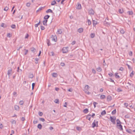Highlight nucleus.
Here are the masks:
<instances>
[{
  "label": "nucleus",
  "instance_id": "c9c22d12",
  "mask_svg": "<svg viewBox=\"0 0 135 135\" xmlns=\"http://www.w3.org/2000/svg\"><path fill=\"white\" fill-rule=\"evenodd\" d=\"M117 124H120L121 123L120 120L119 119H117Z\"/></svg>",
  "mask_w": 135,
  "mask_h": 135
},
{
  "label": "nucleus",
  "instance_id": "4d7b16f0",
  "mask_svg": "<svg viewBox=\"0 0 135 135\" xmlns=\"http://www.w3.org/2000/svg\"><path fill=\"white\" fill-rule=\"evenodd\" d=\"M40 120L41 121L43 122L45 121V119L43 118H40Z\"/></svg>",
  "mask_w": 135,
  "mask_h": 135
},
{
  "label": "nucleus",
  "instance_id": "f257e3e1",
  "mask_svg": "<svg viewBox=\"0 0 135 135\" xmlns=\"http://www.w3.org/2000/svg\"><path fill=\"white\" fill-rule=\"evenodd\" d=\"M68 47H64L62 50V52L64 53H66L68 52Z\"/></svg>",
  "mask_w": 135,
  "mask_h": 135
},
{
  "label": "nucleus",
  "instance_id": "79ce46f5",
  "mask_svg": "<svg viewBox=\"0 0 135 135\" xmlns=\"http://www.w3.org/2000/svg\"><path fill=\"white\" fill-rule=\"evenodd\" d=\"M117 91L118 92H119L122 91V90L120 88H118V89H117Z\"/></svg>",
  "mask_w": 135,
  "mask_h": 135
},
{
  "label": "nucleus",
  "instance_id": "c756f323",
  "mask_svg": "<svg viewBox=\"0 0 135 135\" xmlns=\"http://www.w3.org/2000/svg\"><path fill=\"white\" fill-rule=\"evenodd\" d=\"M54 102L56 103L57 104H59V100L58 99H55V100Z\"/></svg>",
  "mask_w": 135,
  "mask_h": 135
},
{
  "label": "nucleus",
  "instance_id": "4c0bfd02",
  "mask_svg": "<svg viewBox=\"0 0 135 135\" xmlns=\"http://www.w3.org/2000/svg\"><path fill=\"white\" fill-rule=\"evenodd\" d=\"M46 13H49V12L52 13V11L51 9H49L47 10L46 11Z\"/></svg>",
  "mask_w": 135,
  "mask_h": 135
},
{
  "label": "nucleus",
  "instance_id": "37998d69",
  "mask_svg": "<svg viewBox=\"0 0 135 135\" xmlns=\"http://www.w3.org/2000/svg\"><path fill=\"white\" fill-rule=\"evenodd\" d=\"M11 27L12 28H15L16 27V25H15L13 24L11 26Z\"/></svg>",
  "mask_w": 135,
  "mask_h": 135
},
{
  "label": "nucleus",
  "instance_id": "f03ea898",
  "mask_svg": "<svg viewBox=\"0 0 135 135\" xmlns=\"http://www.w3.org/2000/svg\"><path fill=\"white\" fill-rule=\"evenodd\" d=\"M98 126V122L96 121L95 122V120L94 121V122H93L92 124V127L93 128H94L95 126Z\"/></svg>",
  "mask_w": 135,
  "mask_h": 135
},
{
  "label": "nucleus",
  "instance_id": "6e6552de",
  "mask_svg": "<svg viewBox=\"0 0 135 135\" xmlns=\"http://www.w3.org/2000/svg\"><path fill=\"white\" fill-rule=\"evenodd\" d=\"M93 25L95 26L96 25L98 24V22L96 20H93Z\"/></svg>",
  "mask_w": 135,
  "mask_h": 135
},
{
  "label": "nucleus",
  "instance_id": "5701e85b",
  "mask_svg": "<svg viewBox=\"0 0 135 135\" xmlns=\"http://www.w3.org/2000/svg\"><path fill=\"white\" fill-rule=\"evenodd\" d=\"M106 111L105 110H103L101 113V114L102 115H104L106 114Z\"/></svg>",
  "mask_w": 135,
  "mask_h": 135
},
{
  "label": "nucleus",
  "instance_id": "a18cd8bd",
  "mask_svg": "<svg viewBox=\"0 0 135 135\" xmlns=\"http://www.w3.org/2000/svg\"><path fill=\"white\" fill-rule=\"evenodd\" d=\"M35 83H33L32 84V89L33 90L34 88V87L35 86Z\"/></svg>",
  "mask_w": 135,
  "mask_h": 135
},
{
  "label": "nucleus",
  "instance_id": "3c124183",
  "mask_svg": "<svg viewBox=\"0 0 135 135\" xmlns=\"http://www.w3.org/2000/svg\"><path fill=\"white\" fill-rule=\"evenodd\" d=\"M98 103H97V102H94L93 103V104L94 105V108H95L96 106V104H97Z\"/></svg>",
  "mask_w": 135,
  "mask_h": 135
},
{
  "label": "nucleus",
  "instance_id": "412c9836",
  "mask_svg": "<svg viewBox=\"0 0 135 135\" xmlns=\"http://www.w3.org/2000/svg\"><path fill=\"white\" fill-rule=\"evenodd\" d=\"M88 111V109H87V108L84 109V110L83 111V112L85 113H87Z\"/></svg>",
  "mask_w": 135,
  "mask_h": 135
},
{
  "label": "nucleus",
  "instance_id": "72a5a7b5",
  "mask_svg": "<svg viewBox=\"0 0 135 135\" xmlns=\"http://www.w3.org/2000/svg\"><path fill=\"white\" fill-rule=\"evenodd\" d=\"M127 13L129 15H132L133 14V12L132 11H128L127 12Z\"/></svg>",
  "mask_w": 135,
  "mask_h": 135
},
{
  "label": "nucleus",
  "instance_id": "680f3d73",
  "mask_svg": "<svg viewBox=\"0 0 135 135\" xmlns=\"http://www.w3.org/2000/svg\"><path fill=\"white\" fill-rule=\"evenodd\" d=\"M73 90V89L72 88H70L68 90V91L70 92L72 91Z\"/></svg>",
  "mask_w": 135,
  "mask_h": 135
},
{
  "label": "nucleus",
  "instance_id": "e433bc0d",
  "mask_svg": "<svg viewBox=\"0 0 135 135\" xmlns=\"http://www.w3.org/2000/svg\"><path fill=\"white\" fill-rule=\"evenodd\" d=\"M49 55L51 56H54V54L53 52L52 51L50 53Z\"/></svg>",
  "mask_w": 135,
  "mask_h": 135
},
{
  "label": "nucleus",
  "instance_id": "0e129e2a",
  "mask_svg": "<svg viewBox=\"0 0 135 135\" xmlns=\"http://www.w3.org/2000/svg\"><path fill=\"white\" fill-rule=\"evenodd\" d=\"M127 66L128 69H131V66L129 65L128 64H127Z\"/></svg>",
  "mask_w": 135,
  "mask_h": 135
},
{
  "label": "nucleus",
  "instance_id": "ddd939ff",
  "mask_svg": "<svg viewBox=\"0 0 135 135\" xmlns=\"http://www.w3.org/2000/svg\"><path fill=\"white\" fill-rule=\"evenodd\" d=\"M88 90H86V89H84V92H85V93L88 94V95H89L90 94V93L89 92V91H88Z\"/></svg>",
  "mask_w": 135,
  "mask_h": 135
},
{
  "label": "nucleus",
  "instance_id": "58836bf2",
  "mask_svg": "<svg viewBox=\"0 0 135 135\" xmlns=\"http://www.w3.org/2000/svg\"><path fill=\"white\" fill-rule=\"evenodd\" d=\"M116 109H114L113 110L112 112V114H114L116 113Z\"/></svg>",
  "mask_w": 135,
  "mask_h": 135
},
{
  "label": "nucleus",
  "instance_id": "aec40b11",
  "mask_svg": "<svg viewBox=\"0 0 135 135\" xmlns=\"http://www.w3.org/2000/svg\"><path fill=\"white\" fill-rule=\"evenodd\" d=\"M47 43L48 46H49L50 45L51 43H50V41L49 39H47Z\"/></svg>",
  "mask_w": 135,
  "mask_h": 135
},
{
  "label": "nucleus",
  "instance_id": "5fc2aeb1",
  "mask_svg": "<svg viewBox=\"0 0 135 135\" xmlns=\"http://www.w3.org/2000/svg\"><path fill=\"white\" fill-rule=\"evenodd\" d=\"M11 35L9 33H8L7 35V37H10L11 36Z\"/></svg>",
  "mask_w": 135,
  "mask_h": 135
},
{
  "label": "nucleus",
  "instance_id": "de8ad7c7",
  "mask_svg": "<svg viewBox=\"0 0 135 135\" xmlns=\"http://www.w3.org/2000/svg\"><path fill=\"white\" fill-rule=\"evenodd\" d=\"M40 28L42 30H44L45 29V28L44 26H41L40 27Z\"/></svg>",
  "mask_w": 135,
  "mask_h": 135
},
{
  "label": "nucleus",
  "instance_id": "2f4dec72",
  "mask_svg": "<svg viewBox=\"0 0 135 135\" xmlns=\"http://www.w3.org/2000/svg\"><path fill=\"white\" fill-rule=\"evenodd\" d=\"M24 102L23 100H21L19 102V104L21 105H22L24 104Z\"/></svg>",
  "mask_w": 135,
  "mask_h": 135
},
{
  "label": "nucleus",
  "instance_id": "8fccbe9b",
  "mask_svg": "<svg viewBox=\"0 0 135 135\" xmlns=\"http://www.w3.org/2000/svg\"><path fill=\"white\" fill-rule=\"evenodd\" d=\"M13 95L15 97H16L17 96V93L16 92L14 91L13 93Z\"/></svg>",
  "mask_w": 135,
  "mask_h": 135
},
{
  "label": "nucleus",
  "instance_id": "e2e57ef3",
  "mask_svg": "<svg viewBox=\"0 0 135 135\" xmlns=\"http://www.w3.org/2000/svg\"><path fill=\"white\" fill-rule=\"evenodd\" d=\"M92 72L94 74H95L96 73L95 70H94V69H92Z\"/></svg>",
  "mask_w": 135,
  "mask_h": 135
},
{
  "label": "nucleus",
  "instance_id": "473e14b6",
  "mask_svg": "<svg viewBox=\"0 0 135 135\" xmlns=\"http://www.w3.org/2000/svg\"><path fill=\"white\" fill-rule=\"evenodd\" d=\"M35 63L37 64L38 62V61L39 60V59L37 58H36L35 59Z\"/></svg>",
  "mask_w": 135,
  "mask_h": 135
},
{
  "label": "nucleus",
  "instance_id": "cd10ccee",
  "mask_svg": "<svg viewBox=\"0 0 135 135\" xmlns=\"http://www.w3.org/2000/svg\"><path fill=\"white\" fill-rule=\"evenodd\" d=\"M95 34L94 33H92L90 35L91 38H94L95 36Z\"/></svg>",
  "mask_w": 135,
  "mask_h": 135
},
{
  "label": "nucleus",
  "instance_id": "393cba45",
  "mask_svg": "<svg viewBox=\"0 0 135 135\" xmlns=\"http://www.w3.org/2000/svg\"><path fill=\"white\" fill-rule=\"evenodd\" d=\"M105 96L104 95H102L100 96V98L103 99L105 98Z\"/></svg>",
  "mask_w": 135,
  "mask_h": 135
},
{
  "label": "nucleus",
  "instance_id": "9d476101",
  "mask_svg": "<svg viewBox=\"0 0 135 135\" xmlns=\"http://www.w3.org/2000/svg\"><path fill=\"white\" fill-rule=\"evenodd\" d=\"M107 99L108 101H110L112 99L110 95H108L107 96Z\"/></svg>",
  "mask_w": 135,
  "mask_h": 135
},
{
  "label": "nucleus",
  "instance_id": "b1692460",
  "mask_svg": "<svg viewBox=\"0 0 135 135\" xmlns=\"http://www.w3.org/2000/svg\"><path fill=\"white\" fill-rule=\"evenodd\" d=\"M31 51L33 53H34L36 51V49L34 47H32L31 49Z\"/></svg>",
  "mask_w": 135,
  "mask_h": 135
},
{
  "label": "nucleus",
  "instance_id": "6e6d98bb",
  "mask_svg": "<svg viewBox=\"0 0 135 135\" xmlns=\"http://www.w3.org/2000/svg\"><path fill=\"white\" fill-rule=\"evenodd\" d=\"M11 122L12 124L15 123V124H16V122L15 120H13L12 121H11Z\"/></svg>",
  "mask_w": 135,
  "mask_h": 135
},
{
  "label": "nucleus",
  "instance_id": "bb28decb",
  "mask_svg": "<svg viewBox=\"0 0 135 135\" xmlns=\"http://www.w3.org/2000/svg\"><path fill=\"white\" fill-rule=\"evenodd\" d=\"M56 3V2L55 1H53L51 4V5H54Z\"/></svg>",
  "mask_w": 135,
  "mask_h": 135
},
{
  "label": "nucleus",
  "instance_id": "69168bd1",
  "mask_svg": "<svg viewBox=\"0 0 135 135\" xmlns=\"http://www.w3.org/2000/svg\"><path fill=\"white\" fill-rule=\"evenodd\" d=\"M124 105L126 107H127L128 106V104L127 103H124Z\"/></svg>",
  "mask_w": 135,
  "mask_h": 135
},
{
  "label": "nucleus",
  "instance_id": "6ab92c4d",
  "mask_svg": "<svg viewBox=\"0 0 135 135\" xmlns=\"http://www.w3.org/2000/svg\"><path fill=\"white\" fill-rule=\"evenodd\" d=\"M42 125L40 124H38L37 126L38 128L40 129H41L42 128Z\"/></svg>",
  "mask_w": 135,
  "mask_h": 135
},
{
  "label": "nucleus",
  "instance_id": "774afa93",
  "mask_svg": "<svg viewBox=\"0 0 135 135\" xmlns=\"http://www.w3.org/2000/svg\"><path fill=\"white\" fill-rule=\"evenodd\" d=\"M38 123V121L37 120H34L33 121V123L34 124H36Z\"/></svg>",
  "mask_w": 135,
  "mask_h": 135
},
{
  "label": "nucleus",
  "instance_id": "13d9d810",
  "mask_svg": "<svg viewBox=\"0 0 135 135\" xmlns=\"http://www.w3.org/2000/svg\"><path fill=\"white\" fill-rule=\"evenodd\" d=\"M25 55H26L27 54V53L28 52V51L27 50L25 49Z\"/></svg>",
  "mask_w": 135,
  "mask_h": 135
},
{
  "label": "nucleus",
  "instance_id": "7c9ffc66",
  "mask_svg": "<svg viewBox=\"0 0 135 135\" xmlns=\"http://www.w3.org/2000/svg\"><path fill=\"white\" fill-rule=\"evenodd\" d=\"M40 20L39 22L38 23H37L35 25V27H38V26L39 25L40 23Z\"/></svg>",
  "mask_w": 135,
  "mask_h": 135
},
{
  "label": "nucleus",
  "instance_id": "a211bd4d",
  "mask_svg": "<svg viewBox=\"0 0 135 135\" xmlns=\"http://www.w3.org/2000/svg\"><path fill=\"white\" fill-rule=\"evenodd\" d=\"M50 16L49 15H46L44 16V18L45 20H47L48 18H49Z\"/></svg>",
  "mask_w": 135,
  "mask_h": 135
},
{
  "label": "nucleus",
  "instance_id": "2eb2a0df",
  "mask_svg": "<svg viewBox=\"0 0 135 135\" xmlns=\"http://www.w3.org/2000/svg\"><path fill=\"white\" fill-rule=\"evenodd\" d=\"M126 131L129 133H131L132 132V130H131L130 129H126Z\"/></svg>",
  "mask_w": 135,
  "mask_h": 135
},
{
  "label": "nucleus",
  "instance_id": "20e7f679",
  "mask_svg": "<svg viewBox=\"0 0 135 135\" xmlns=\"http://www.w3.org/2000/svg\"><path fill=\"white\" fill-rule=\"evenodd\" d=\"M76 8L78 9H80L81 8V4L79 3H78L76 6Z\"/></svg>",
  "mask_w": 135,
  "mask_h": 135
},
{
  "label": "nucleus",
  "instance_id": "864d4df0",
  "mask_svg": "<svg viewBox=\"0 0 135 135\" xmlns=\"http://www.w3.org/2000/svg\"><path fill=\"white\" fill-rule=\"evenodd\" d=\"M133 71H132V73H131L130 75V77H133V75H134V74L133 73Z\"/></svg>",
  "mask_w": 135,
  "mask_h": 135
},
{
  "label": "nucleus",
  "instance_id": "09e8293b",
  "mask_svg": "<svg viewBox=\"0 0 135 135\" xmlns=\"http://www.w3.org/2000/svg\"><path fill=\"white\" fill-rule=\"evenodd\" d=\"M38 115L40 116H41L43 115V113L42 112H38Z\"/></svg>",
  "mask_w": 135,
  "mask_h": 135
},
{
  "label": "nucleus",
  "instance_id": "f8f14e48",
  "mask_svg": "<svg viewBox=\"0 0 135 135\" xmlns=\"http://www.w3.org/2000/svg\"><path fill=\"white\" fill-rule=\"evenodd\" d=\"M12 71V69H11L9 70H8L7 71V74L9 76L11 73Z\"/></svg>",
  "mask_w": 135,
  "mask_h": 135
},
{
  "label": "nucleus",
  "instance_id": "c85d7f7f",
  "mask_svg": "<svg viewBox=\"0 0 135 135\" xmlns=\"http://www.w3.org/2000/svg\"><path fill=\"white\" fill-rule=\"evenodd\" d=\"M33 75L32 74H29V77L30 78H32L33 77Z\"/></svg>",
  "mask_w": 135,
  "mask_h": 135
},
{
  "label": "nucleus",
  "instance_id": "7ed1b4c3",
  "mask_svg": "<svg viewBox=\"0 0 135 135\" xmlns=\"http://www.w3.org/2000/svg\"><path fill=\"white\" fill-rule=\"evenodd\" d=\"M88 11V13L90 15H93L94 14V12L92 9L89 10Z\"/></svg>",
  "mask_w": 135,
  "mask_h": 135
},
{
  "label": "nucleus",
  "instance_id": "052dcab7",
  "mask_svg": "<svg viewBox=\"0 0 135 135\" xmlns=\"http://www.w3.org/2000/svg\"><path fill=\"white\" fill-rule=\"evenodd\" d=\"M118 11L120 13H122L123 12V11H122L120 9H119Z\"/></svg>",
  "mask_w": 135,
  "mask_h": 135
},
{
  "label": "nucleus",
  "instance_id": "f704fd0d",
  "mask_svg": "<svg viewBox=\"0 0 135 135\" xmlns=\"http://www.w3.org/2000/svg\"><path fill=\"white\" fill-rule=\"evenodd\" d=\"M88 25L89 26L91 24V21L89 19L88 20Z\"/></svg>",
  "mask_w": 135,
  "mask_h": 135
},
{
  "label": "nucleus",
  "instance_id": "423d86ee",
  "mask_svg": "<svg viewBox=\"0 0 135 135\" xmlns=\"http://www.w3.org/2000/svg\"><path fill=\"white\" fill-rule=\"evenodd\" d=\"M110 119L111 120V121L112 122L113 124H115V118H113L112 117L110 116Z\"/></svg>",
  "mask_w": 135,
  "mask_h": 135
},
{
  "label": "nucleus",
  "instance_id": "dca6fc26",
  "mask_svg": "<svg viewBox=\"0 0 135 135\" xmlns=\"http://www.w3.org/2000/svg\"><path fill=\"white\" fill-rule=\"evenodd\" d=\"M58 75L57 73H54L52 74V76L54 77H56Z\"/></svg>",
  "mask_w": 135,
  "mask_h": 135
},
{
  "label": "nucleus",
  "instance_id": "1a4fd4ad",
  "mask_svg": "<svg viewBox=\"0 0 135 135\" xmlns=\"http://www.w3.org/2000/svg\"><path fill=\"white\" fill-rule=\"evenodd\" d=\"M19 107L18 106L16 105H15L14 106V108L15 110L16 111H18L19 109Z\"/></svg>",
  "mask_w": 135,
  "mask_h": 135
},
{
  "label": "nucleus",
  "instance_id": "a878e982",
  "mask_svg": "<svg viewBox=\"0 0 135 135\" xmlns=\"http://www.w3.org/2000/svg\"><path fill=\"white\" fill-rule=\"evenodd\" d=\"M118 73H116L115 74V76L116 78H120V77L118 75Z\"/></svg>",
  "mask_w": 135,
  "mask_h": 135
},
{
  "label": "nucleus",
  "instance_id": "338daca9",
  "mask_svg": "<svg viewBox=\"0 0 135 135\" xmlns=\"http://www.w3.org/2000/svg\"><path fill=\"white\" fill-rule=\"evenodd\" d=\"M75 43H76L75 41H74L72 42L71 44L72 45H74V44H75Z\"/></svg>",
  "mask_w": 135,
  "mask_h": 135
},
{
  "label": "nucleus",
  "instance_id": "39448f33",
  "mask_svg": "<svg viewBox=\"0 0 135 135\" xmlns=\"http://www.w3.org/2000/svg\"><path fill=\"white\" fill-rule=\"evenodd\" d=\"M117 126L118 128L120 131H122L123 128L121 124H117Z\"/></svg>",
  "mask_w": 135,
  "mask_h": 135
},
{
  "label": "nucleus",
  "instance_id": "4be33fe9",
  "mask_svg": "<svg viewBox=\"0 0 135 135\" xmlns=\"http://www.w3.org/2000/svg\"><path fill=\"white\" fill-rule=\"evenodd\" d=\"M97 71L98 72H100L102 70V69L100 67H99L97 69Z\"/></svg>",
  "mask_w": 135,
  "mask_h": 135
},
{
  "label": "nucleus",
  "instance_id": "0eeeda50",
  "mask_svg": "<svg viewBox=\"0 0 135 135\" xmlns=\"http://www.w3.org/2000/svg\"><path fill=\"white\" fill-rule=\"evenodd\" d=\"M62 33V31L60 29H58L57 30V31L56 32L57 34H60Z\"/></svg>",
  "mask_w": 135,
  "mask_h": 135
},
{
  "label": "nucleus",
  "instance_id": "f3484780",
  "mask_svg": "<svg viewBox=\"0 0 135 135\" xmlns=\"http://www.w3.org/2000/svg\"><path fill=\"white\" fill-rule=\"evenodd\" d=\"M91 117V115L90 114H89L86 117V119H88L89 120H90V119Z\"/></svg>",
  "mask_w": 135,
  "mask_h": 135
},
{
  "label": "nucleus",
  "instance_id": "603ef678",
  "mask_svg": "<svg viewBox=\"0 0 135 135\" xmlns=\"http://www.w3.org/2000/svg\"><path fill=\"white\" fill-rule=\"evenodd\" d=\"M31 5V4L30 3H27L26 4L27 6L28 7H29Z\"/></svg>",
  "mask_w": 135,
  "mask_h": 135
},
{
  "label": "nucleus",
  "instance_id": "49530a36",
  "mask_svg": "<svg viewBox=\"0 0 135 135\" xmlns=\"http://www.w3.org/2000/svg\"><path fill=\"white\" fill-rule=\"evenodd\" d=\"M17 71L18 72H21L22 71V70L21 69H20L19 67L17 68Z\"/></svg>",
  "mask_w": 135,
  "mask_h": 135
},
{
  "label": "nucleus",
  "instance_id": "bf43d9fd",
  "mask_svg": "<svg viewBox=\"0 0 135 135\" xmlns=\"http://www.w3.org/2000/svg\"><path fill=\"white\" fill-rule=\"evenodd\" d=\"M108 75H109L110 77H111L112 76L113 74L112 73H110L108 74Z\"/></svg>",
  "mask_w": 135,
  "mask_h": 135
},
{
  "label": "nucleus",
  "instance_id": "a19ab883",
  "mask_svg": "<svg viewBox=\"0 0 135 135\" xmlns=\"http://www.w3.org/2000/svg\"><path fill=\"white\" fill-rule=\"evenodd\" d=\"M120 33L122 34H123L125 33V31L123 29H122L120 31Z\"/></svg>",
  "mask_w": 135,
  "mask_h": 135
},
{
  "label": "nucleus",
  "instance_id": "9b49d317",
  "mask_svg": "<svg viewBox=\"0 0 135 135\" xmlns=\"http://www.w3.org/2000/svg\"><path fill=\"white\" fill-rule=\"evenodd\" d=\"M83 29L82 28H80L78 29V31L80 33H81L83 31Z\"/></svg>",
  "mask_w": 135,
  "mask_h": 135
},
{
  "label": "nucleus",
  "instance_id": "4468645a",
  "mask_svg": "<svg viewBox=\"0 0 135 135\" xmlns=\"http://www.w3.org/2000/svg\"><path fill=\"white\" fill-rule=\"evenodd\" d=\"M47 20H44L43 21V24L45 26H46L47 25Z\"/></svg>",
  "mask_w": 135,
  "mask_h": 135
},
{
  "label": "nucleus",
  "instance_id": "ea45409f",
  "mask_svg": "<svg viewBox=\"0 0 135 135\" xmlns=\"http://www.w3.org/2000/svg\"><path fill=\"white\" fill-rule=\"evenodd\" d=\"M89 86L88 85H86L85 86L84 89H86V90H88L89 89Z\"/></svg>",
  "mask_w": 135,
  "mask_h": 135
},
{
  "label": "nucleus",
  "instance_id": "c03bdc74",
  "mask_svg": "<svg viewBox=\"0 0 135 135\" xmlns=\"http://www.w3.org/2000/svg\"><path fill=\"white\" fill-rule=\"evenodd\" d=\"M8 7L7 6L5 7V8L4 9V10L5 11H7L8 9Z\"/></svg>",
  "mask_w": 135,
  "mask_h": 135
}]
</instances>
